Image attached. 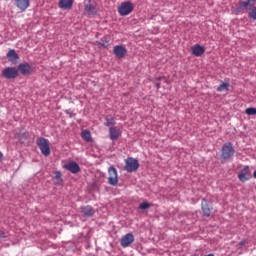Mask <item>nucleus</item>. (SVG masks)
<instances>
[{"instance_id":"nucleus-1","label":"nucleus","mask_w":256,"mask_h":256,"mask_svg":"<svg viewBox=\"0 0 256 256\" xmlns=\"http://www.w3.org/2000/svg\"><path fill=\"white\" fill-rule=\"evenodd\" d=\"M255 2H256V0H248V1H240L239 2V7L246 9L249 17L253 20H256V6H254Z\"/></svg>"},{"instance_id":"nucleus-2","label":"nucleus","mask_w":256,"mask_h":256,"mask_svg":"<svg viewBox=\"0 0 256 256\" xmlns=\"http://www.w3.org/2000/svg\"><path fill=\"white\" fill-rule=\"evenodd\" d=\"M36 143L45 157H49L51 155V147H49V140L47 138L39 137L36 140Z\"/></svg>"},{"instance_id":"nucleus-3","label":"nucleus","mask_w":256,"mask_h":256,"mask_svg":"<svg viewBox=\"0 0 256 256\" xmlns=\"http://www.w3.org/2000/svg\"><path fill=\"white\" fill-rule=\"evenodd\" d=\"M235 154V150L233 148V144L231 142L225 143L222 147L221 158L223 160H229Z\"/></svg>"},{"instance_id":"nucleus-4","label":"nucleus","mask_w":256,"mask_h":256,"mask_svg":"<svg viewBox=\"0 0 256 256\" xmlns=\"http://www.w3.org/2000/svg\"><path fill=\"white\" fill-rule=\"evenodd\" d=\"M139 168V162L134 158H127L125 160V171L128 173L136 172Z\"/></svg>"},{"instance_id":"nucleus-5","label":"nucleus","mask_w":256,"mask_h":256,"mask_svg":"<svg viewBox=\"0 0 256 256\" xmlns=\"http://www.w3.org/2000/svg\"><path fill=\"white\" fill-rule=\"evenodd\" d=\"M17 76H19V70L15 67H6L2 71V77L6 79H15Z\"/></svg>"},{"instance_id":"nucleus-6","label":"nucleus","mask_w":256,"mask_h":256,"mask_svg":"<svg viewBox=\"0 0 256 256\" xmlns=\"http://www.w3.org/2000/svg\"><path fill=\"white\" fill-rule=\"evenodd\" d=\"M109 177H108V183L109 185L116 187L118 185V174L116 168L113 166L109 167L108 169Z\"/></svg>"},{"instance_id":"nucleus-7","label":"nucleus","mask_w":256,"mask_h":256,"mask_svg":"<svg viewBox=\"0 0 256 256\" xmlns=\"http://www.w3.org/2000/svg\"><path fill=\"white\" fill-rule=\"evenodd\" d=\"M133 11V5L131 2H124L118 8V12L121 16H127Z\"/></svg>"},{"instance_id":"nucleus-8","label":"nucleus","mask_w":256,"mask_h":256,"mask_svg":"<svg viewBox=\"0 0 256 256\" xmlns=\"http://www.w3.org/2000/svg\"><path fill=\"white\" fill-rule=\"evenodd\" d=\"M239 180L245 183L251 179V172L249 166H245L238 175Z\"/></svg>"},{"instance_id":"nucleus-9","label":"nucleus","mask_w":256,"mask_h":256,"mask_svg":"<svg viewBox=\"0 0 256 256\" xmlns=\"http://www.w3.org/2000/svg\"><path fill=\"white\" fill-rule=\"evenodd\" d=\"M17 70L22 75L27 76V75H29L30 73L33 72V67L29 63L25 62V63H20L18 65V69Z\"/></svg>"},{"instance_id":"nucleus-10","label":"nucleus","mask_w":256,"mask_h":256,"mask_svg":"<svg viewBox=\"0 0 256 256\" xmlns=\"http://www.w3.org/2000/svg\"><path fill=\"white\" fill-rule=\"evenodd\" d=\"M80 213L83 218H91L94 216L95 210L92 206L87 205L80 208Z\"/></svg>"},{"instance_id":"nucleus-11","label":"nucleus","mask_w":256,"mask_h":256,"mask_svg":"<svg viewBox=\"0 0 256 256\" xmlns=\"http://www.w3.org/2000/svg\"><path fill=\"white\" fill-rule=\"evenodd\" d=\"M133 242H134V236L131 233H128L121 238V246L123 248L129 247Z\"/></svg>"},{"instance_id":"nucleus-12","label":"nucleus","mask_w":256,"mask_h":256,"mask_svg":"<svg viewBox=\"0 0 256 256\" xmlns=\"http://www.w3.org/2000/svg\"><path fill=\"white\" fill-rule=\"evenodd\" d=\"M65 169L72 174H77L80 171L79 165L76 162H70L64 165Z\"/></svg>"},{"instance_id":"nucleus-13","label":"nucleus","mask_w":256,"mask_h":256,"mask_svg":"<svg viewBox=\"0 0 256 256\" xmlns=\"http://www.w3.org/2000/svg\"><path fill=\"white\" fill-rule=\"evenodd\" d=\"M113 53L116 55V57L121 59L126 55L127 50L124 46L117 45V46L114 47Z\"/></svg>"},{"instance_id":"nucleus-14","label":"nucleus","mask_w":256,"mask_h":256,"mask_svg":"<svg viewBox=\"0 0 256 256\" xmlns=\"http://www.w3.org/2000/svg\"><path fill=\"white\" fill-rule=\"evenodd\" d=\"M14 3L16 5V7L20 11L23 12V11L27 10V8H29L30 1L29 0H14Z\"/></svg>"},{"instance_id":"nucleus-15","label":"nucleus","mask_w":256,"mask_h":256,"mask_svg":"<svg viewBox=\"0 0 256 256\" xmlns=\"http://www.w3.org/2000/svg\"><path fill=\"white\" fill-rule=\"evenodd\" d=\"M6 56L8 60L13 64H17L19 62V54L15 52L14 49L9 50Z\"/></svg>"},{"instance_id":"nucleus-16","label":"nucleus","mask_w":256,"mask_h":256,"mask_svg":"<svg viewBox=\"0 0 256 256\" xmlns=\"http://www.w3.org/2000/svg\"><path fill=\"white\" fill-rule=\"evenodd\" d=\"M84 9L89 16H94L97 13L95 5L90 0L85 3Z\"/></svg>"},{"instance_id":"nucleus-17","label":"nucleus","mask_w":256,"mask_h":256,"mask_svg":"<svg viewBox=\"0 0 256 256\" xmlns=\"http://www.w3.org/2000/svg\"><path fill=\"white\" fill-rule=\"evenodd\" d=\"M120 135H121V131L119 128L111 127L109 129V136H110L111 141H117V139H119Z\"/></svg>"},{"instance_id":"nucleus-18","label":"nucleus","mask_w":256,"mask_h":256,"mask_svg":"<svg viewBox=\"0 0 256 256\" xmlns=\"http://www.w3.org/2000/svg\"><path fill=\"white\" fill-rule=\"evenodd\" d=\"M202 211L205 217L211 216L212 207L207 204V200L205 198L202 200Z\"/></svg>"},{"instance_id":"nucleus-19","label":"nucleus","mask_w":256,"mask_h":256,"mask_svg":"<svg viewBox=\"0 0 256 256\" xmlns=\"http://www.w3.org/2000/svg\"><path fill=\"white\" fill-rule=\"evenodd\" d=\"M191 50H192V54L197 57L201 56L205 52L204 47H202L201 45H198V44L192 46Z\"/></svg>"},{"instance_id":"nucleus-20","label":"nucleus","mask_w":256,"mask_h":256,"mask_svg":"<svg viewBox=\"0 0 256 256\" xmlns=\"http://www.w3.org/2000/svg\"><path fill=\"white\" fill-rule=\"evenodd\" d=\"M73 0H60L59 7L64 10H68L72 7Z\"/></svg>"},{"instance_id":"nucleus-21","label":"nucleus","mask_w":256,"mask_h":256,"mask_svg":"<svg viewBox=\"0 0 256 256\" xmlns=\"http://www.w3.org/2000/svg\"><path fill=\"white\" fill-rule=\"evenodd\" d=\"M81 137L82 139H84V141H87V143H90V141H92L91 133L88 130H83L81 133Z\"/></svg>"},{"instance_id":"nucleus-22","label":"nucleus","mask_w":256,"mask_h":256,"mask_svg":"<svg viewBox=\"0 0 256 256\" xmlns=\"http://www.w3.org/2000/svg\"><path fill=\"white\" fill-rule=\"evenodd\" d=\"M229 87H230L229 82H223L222 84L219 85V87L217 88V91H219V93H223V91H229Z\"/></svg>"},{"instance_id":"nucleus-23","label":"nucleus","mask_w":256,"mask_h":256,"mask_svg":"<svg viewBox=\"0 0 256 256\" xmlns=\"http://www.w3.org/2000/svg\"><path fill=\"white\" fill-rule=\"evenodd\" d=\"M53 182L55 185H61L62 184V179H61V173L60 172H55V176L53 177Z\"/></svg>"},{"instance_id":"nucleus-24","label":"nucleus","mask_w":256,"mask_h":256,"mask_svg":"<svg viewBox=\"0 0 256 256\" xmlns=\"http://www.w3.org/2000/svg\"><path fill=\"white\" fill-rule=\"evenodd\" d=\"M105 126L106 127H110V125H115V120H114V118L113 117H109V116H107L106 118H105Z\"/></svg>"},{"instance_id":"nucleus-25","label":"nucleus","mask_w":256,"mask_h":256,"mask_svg":"<svg viewBox=\"0 0 256 256\" xmlns=\"http://www.w3.org/2000/svg\"><path fill=\"white\" fill-rule=\"evenodd\" d=\"M149 208H150V205H149L148 202H143V203H141L140 206H139V209H140V210H147V209H149Z\"/></svg>"},{"instance_id":"nucleus-26","label":"nucleus","mask_w":256,"mask_h":256,"mask_svg":"<svg viewBox=\"0 0 256 256\" xmlns=\"http://www.w3.org/2000/svg\"><path fill=\"white\" fill-rule=\"evenodd\" d=\"M246 113L247 115H256V108H253V107L247 108Z\"/></svg>"},{"instance_id":"nucleus-27","label":"nucleus","mask_w":256,"mask_h":256,"mask_svg":"<svg viewBox=\"0 0 256 256\" xmlns=\"http://www.w3.org/2000/svg\"><path fill=\"white\" fill-rule=\"evenodd\" d=\"M99 45L103 46V47H107L108 46V42H99Z\"/></svg>"},{"instance_id":"nucleus-28","label":"nucleus","mask_w":256,"mask_h":256,"mask_svg":"<svg viewBox=\"0 0 256 256\" xmlns=\"http://www.w3.org/2000/svg\"><path fill=\"white\" fill-rule=\"evenodd\" d=\"M3 238H5V232L0 231V239H3Z\"/></svg>"},{"instance_id":"nucleus-29","label":"nucleus","mask_w":256,"mask_h":256,"mask_svg":"<svg viewBox=\"0 0 256 256\" xmlns=\"http://www.w3.org/2000/svg\"><path fill=\"white\" fill-rule=\"evenodd\" d=\"M245 243H246V240H243V241H241V242L239 243V245H240V246H244Z\"/></svg>"},{"instance_id":"nucleus-30","label":"nucleus","mask_w":256,"mask_h":256,"mask_svg":"<svg viewBox=\"0 0 256 256\" xmlns=\"http://www.w3.org/2000/svg\"><path fill=\"white\" fill-rule=\"evenodd\" d=\"M156 87H157V89H160V84L157 83V84H156Z\"/></svg>"},{"instance_id":"nucleus-31","label":"nucleus","mask_w":256,"mask_h":256,"mask_svg":"<svg viewBox=\"0 0 256 256\" xmlns=\"http://www.w3.org/2000/svg\"><path fill=\"white\" fill-rule=\"evenodd\" d=\"M206 256H215L214 254H212V253H210V254H208V255H206Z\"/></svg>"},{"instance_id":"nucleus-32","label":"nucleus","mask_w":256,"mask_h":256,"mask_svg":"<svg viewBox=\"0 0 256 256\" xmlns=\"http://www.w3.org/2000/svg\"><path fill=\"white\" fill-rule=\"evenodd\" d=\"M254 178L256 179V170H255V172H254Z\"/></svg>"}]
</instances>
